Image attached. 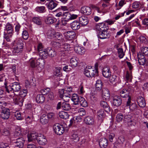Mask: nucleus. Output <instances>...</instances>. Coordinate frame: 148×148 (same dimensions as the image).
I'll use <instances>...</instances> for the list:
<instances>
[{
  "label": "nucleus",
  "mask_w": 148,
  "mask_h": 148,
  "mask_svg": "<svg viewBox=\"0 0 148 148\" xmlns=\"http://www.w3.org/2000/svg\"><path fill=\"white\" fill-rule=\"evenodd\" d=\"M137 56L138 63L140 65H143L146 64L147 60L143 55L138 53Z\"/></svg>",
  "instance_id": "ddd939ff"
},
{
  "label": "nucleus",
  "mask_w": 148,
  "mask_h": 148,
  "mask_svg": "<svg viewBox=\"0 0 148 148\" xmlns=\"http://www.w3.org/2000/svg\"><path fill=\"white\" fill-rule=\"evenodd\" d=\"M13 34H8L6 32H4V33L3 37L6 40L9 42L10 40V38H11Z\"/></svg>",
  "instance_id": "3c124183"
},
{
  "label": "nucleus",
  "mask_w": 148,
  "mask_h": 148,
  "mask_svg": "<svg viewBox=\"0 0 148 148\" xmlns=\"http://www.w3.org/2000/svg\"><path fill=\"white\" fill-rule=\"evenodd\" d=\"M102 94L103 97L105 99V100L109 99L110 97V92L108 88H102Z\"/></svg>",
  "instance_id": "412c9836"
},
{
  "label": "nucleus",
  "mask_w": 148,
  "mask_h": 148,
  "mask_svg": "<svg viewBox=\"0 0 148 148\" xmlns=\"http://www.w3.org/2000/svg\"><path fill=\"white\" fill-rule=\"evenodd\" d=\"M124 116L123 114L121 113L118 114L116 116V121L117 123L121 122L123 119Z\"/></svg>",
  "instance_id": "a18cd8bd"
},
{
  "label": "nucleus",
  "mask_w": 148,
  "mask_h": 148,
  "mask_svg": "<svg viewBox=\"0 0 148 148\" xmlns=\"http://www.w3.org/2000/svg\"><path fill=\"white\" fill-rule=\"evenodd\" d=\"M122 103V100L120 97L116 96L114 97L113 104L114 106L119 107L121 105Z\"/></svg>",
  "instance_id": "2eb2a0df"
},
{
  "label": "nucleus",
  "mask_w": 148,
  "mask_h": 148,
  "mask_svg": "<svg viewBox=\"0 0 148 148\" xmlns=\"http://www.w3.org/2000/svg\"><path fill=\"white\" fill-rule=\"evenodd\" d=\"M103 83L101 80H98L95 84L96 89L98 91L100 90L102 88Z\"/></svg>",
  "instance_id": "58836bf2"
},
{
  "label": "nucleus",
  "mask_w": 148,
  "mask_h": 148,
  "mask_svg": "<svg viewBox=\"0 0 148 148\" xmlns=\"http://www.w3.org/2000/svg\"><path fill=\"white\" fill-rule=\"evenodd\" d=\"M64 35L66 39L68 40H71L75 37V34L73 31H69L64 32Z\"/></svg>",
  "instance_id": "dca6fc26"
},
{
  "label": "nucleus",
  "mask_w": 148,
  "mask_h": 148,
  "mask_svg": "<svg viewBox=\"0 0 148 148\" xmlns=\"http://www.w3.org/2000/svg\"><path fill=\"white\" fill-rule=\"evenodd\" d=\"M38 137L37 135V134L36 132H32L30 134L27 135L28 140L29 142H31L36 139L37 140V138Z\"/></svg>",
  "instance_id": "b1692460"
},
{
  "label": "nucleus",
  "mask_w": 148,
  "mask_h": 148,
  "mask_svg": "<svg viewBox=\"0 0 148 148\" xmlns=\"http://www.w3.org/2000/svg\"><path fill=\"white\" fill-rule=\"evenodd\" d=\"M126 80L129 82L131 81L132 79V75L131 73L127 71L126 75Z\"/></svg>",
  "instance_id": "69168bd1"
},
{
  "label": "nucleus",
  "mask_w": 148,
  "mask_h": 148,
  "mask_svg": "<svg viewBox=\"0 0 148 148\" xmlns=\"http://www.w3.org/2000/svg\"><path fill=\"white\" fill-rule=\"evenodd\" d=\"M30 64L32 68H35L36 67L39 69V68L40 67V63L38 62V60L36 61L33 60L30 61Z\"/></svg>",
  "instance_id": "473e14b6"
},
{
  "label": "nucleus",
  "mask_w": 148,
  "mask_h": 148,
  "mask_svg": "<svg viewBox=\"0 0 148 148\" xmlns=\"http://www.w3.org/2000/svg\"><path fill=\"white\" fill-rule=\"evenodd\" d=\"M84 121L86 124L90 125H93L95 123L94 118L90 116H88L85 117L84 119Z\"/></svg>",
  "instance_id": "9b49d317"
},
{
  "label": "nucleus",
  "mask_w": 148,
  "mask_h": 148,
  "mask_svg": "<svg viewBox=\"0 0 148 148\" xmlns=\"http://www.w3.org/2000/svg\"><path fill=\"white\" fill-rule=\"evenodd\" d=\"M59 116L61 118L66 119L69 118V115L68 113L64 111H61L59 113Z\"/></svg>",
  "instance_id": "79ce46f5"
},
{
  "label": "nucleus",
  "mask_w": 148,
  "mask_h": 148,
  "mask_svg": "<svg viewBox=\"0 0 148 148\" xmlns=\"http://www.w3.org/2000/svg\"><path fill=\"white\" fill-rule=\"evenodd\" d=\"M5 32L8 34H13V28L12 24L8 23L5 27Z\"/></svg>",
  "instance_id": "393cba45"
},
{
  "label": "nucleus",
  "mask_w": 148,
  "mask_h": 148,
  "mask_svg": "<svg viewBox=\"0 0 148 148\" xmlns=\"http://www.w3.org/2000/svg\"><path fill=\"white\" fill-rule=\"evenodd\" d=\"M137 101L140 107L144 108L145 106L146 103L145 100L142 96H138L137 98Z\"/></svg>",
  "instance_id": "aec40b11"
},
{
  "label": "nucleus",
  "mask_w": 148,
  "mask_h": 148,
  "mask_svg": "<svg viewBox=\"0 0 148 148\" xmlns=\"http://www.w3.org/2000/svg\"><path fill=\"white\" fill-rule=\"evenodd\" d=\"M51 91L50 89L49 88H44L40 90L41 95H46L48 94Z\"/></svg>",
  "instance_id": "864d4df0"
},
{
  "label": "nucleus",
  "mask_w": 148,
  "mask_h": 148,
  "mask_svg": "<svg viewBox=\"0 0 148 148\" xmlns=\"http://www.w3.org/2000/svg\"><path fill=\"white\" fill-rule=\"evenodd\" d=\"M102 75L106 78H108L110 77L111 75L110 68L107 67L103 68L102 70Z\"/></svg>",
  "instance_id": "a211bd4d"
},
{
  "label": "nucleus",
  "mask_w": 148,
  "mask_h": 148,
  "mask_svg": "<svg viewBox=\"0 0 148 148\" xmlns=\"http://www.w3.org/2000/svg\"><path fill=\"white\" fill-rule=\"evenodd\" d=\"M54 131L55 133L59 135H62L64 132L65 128L62 125L59 124H56L53 127Z\"/></svg>",
  "instance_id": "423d86ee"
},
{
  "label": "nucleus",
  "mask_w": 148,
  "mask_h": 148,
  "mask_svg": "<svg viewBox=\"0 0 148 148\" xmlns=\"http://www.w3.org/2000/svg\"><path fill=\"white\" fill-rule=\"evenodd\" d=\"M60 108L64 110L69 111L71 109V106L69 104L66 102L61 103V102H59L57 105L56 109L58 110Z\"/></svg>",
  "instance_id": "0eeeda50"
},
{
  "label": "nucleus",
  "mask_w": 148,
  "mask_h": 148,
  "mask_svg": "<svg viewBox=\"0 0 148 148\" xmlns=\"http://www.w3.org/2000/svg\"><path fill=\"white\" fill-rule=\"evenodd\" d=\"M48 56L50 57H55L56 55V52L55 49L51 48H48L47 49Z\"/></svg>",
  "instance_id": "2f4dec72"
},
{
  "label": "nucleus",
  "mask_w": 148,
  "mask_h": 148,
  "mask_svg": "<svg viewBox=\"0 0 148 148\" xmlns=\"http://www.w3.org/2000/svg\"><path fill=\"white\" fill-rule=\"evenodd\" d=\"M133 92V87L131 85H128L120 91V94L123 98L128 97L127 100H129L131 99V95Z\"/></svg>",
  "instance_id": "f03ea898"
},
{
  "label": "nucleus",
  "mask_w": 148,
  "mask_h": 148,
  "mask_svg": "<svg viewBox=\"0 0 148 148\" xmlns=\"http://www.w3.org/2000/svg\"><path fill=\"white\" fill-rule=\"evenodd\" d=\"M14 115L17 120H21L23 119V117L21 116V113L19 112H16L15 113Z\"/></svg>",
  "instance_id": "774afa93"
},
{
  "label": "nucleus",
  "mask_w": 148,
  "mask_h": 148,
  "mask_svg": "<svg viewBox=\"0 0 148 148\" xmlns=\"http://www.w3.org/2000/svg\"><path fill=\"white\" fill-rule=\"evenodd\" d=\"M40 121L41 123L43 124H45L48 123L49 119L46 114H43L41 116Z\"/></svg>",
  "instance_id": "e433bc0d"
},
{
  "label": "nucleus",
  "mask_w": 148,
  "mask_h": 148,
  "mask_svg": "<svg viewBox=\"0 0 148 148\" xmlns=\"http://www.w3.org/2000/svg\"><path fill=\"white\" fill-rule=\"evenodd\" d=\"M110 81L111 83L113 84L117 81V77L115 75L111 76L110 78Z\"/></svg>",
  "instance_id": "e2e57ef3"
},
{
  "label": "nucleus",
  "mask_w": 148,
  "mask_h": 148,
  "mask_svg": "<svg viewBox=\"0 0 148 148\" xmlns=\"http://www.w3.org/2000/svg\"><path fill=\"white\" fill-rule=\"evenodd\" d=\"M80 99V97H79L77 94H73L71 98V100L73 102L74 105L79 104V100Z\"/></svg>",
  "instance_id": "bb28decb"
},
{
  "label": "nucleus",
  "mask_w": 148,
  "mask_h": 148,
  "mask_svg": "<svg viewBox=\"0 0 148 148\" xmlns=\"http://www.w3.org/2000/svg\"><path fill=\"white\" fill-rule=\"evenodd\" d=\"M62 47V48L64 49L66 52L69 51H71L72 49L70 47V45L67 43H65Z\"/></svg>",
  "instance_id": "6e6d98bb"
},
{
  "label": "nucleus",
  "mask_w": 148,
  "mask_h": 148,
  "mask_svg": "<svg viewBox=\"0 0 148 148\" xmlns=\"http://www.w3.org/2000/svg\"><path fill=\"white\" fill-rule=\"evenodd\" d=\"M100 105L101 107L104 108L105 111L107 112L110 111V107L106 102L101 101L100 102Z\"/></svg>",
  "instance_id": "cd10ccee"
},
{
  "label": "nucleus",
  "mask_w": 148,
  "mask_h": 148,
  "mask_svg": "<svg viewBox=\"0 0 148 148\" xmlns=\"http://www.w3.org/2000/svg\"><path fill=\"white\" fill-rule=\"evenodd\" d=\"M4 85L6 91L9 93L19 91L21 88L19 83L17 82H14L10 85H8L7 83L5 82Z\"/></svg>",
  "instance_id": "f257e3e1"
},
{
  "label": "nucleus",
  "mask_w": 148,
  "mask_h": 148,
  "mask_svg": "<svg viewBox=\"0 0 148 148\" xmlns=\"http://www.w3.org/2000/svg\"><path fill=\"white\" fill-rule=\"evenodd\" d=\"M33 82V79H32V80H30L29 82L28 80H26L25 81V86L26 88H29L31 87L32 86H35V84Z\"/></svg>",
  "instance_id": "ea45409f"
},
{
  "label": "nucleus",
  "mask_w": 148,
  "mask_h": 148,
  "mask_svg": "<svg viewBox=\"0 0 148 148\" xmlns=\"http://www.w3.org/2000/svg\"><path fill=\"white\" fill-rule=\"evenodd\" d=\"M22 135L21 134V131L20 129H17L15 130L14 136L15 138L14 139H16L18 138H23L21 136Z\"/></svg>",
  "instance_id": "72a5a7b5"
},
{
  "label": "nucleus",
  "mask_w": 148,
  "mask_h": 148,
  "mask_svg": "<svg viewBox=\"0 0 148 148\" xmlns=\"http://www.w3.org/2000/svg\"><path fill=\"white\" fill-rule=\"evenodd\" d=\"M57 19L51 17H47L45 19V22L49 25L54 23L57 21Z\"/></svg>",
  "instance_id": "f704fd0d"
},
{
  "label": "nucleus",
  "mask_w": 148,
  "mask_h": 148,
  "mask_svg": "<svg viewBox=\"0 0 148 148\" xmlns=\"http://www.w3.org/2000/svg\"><path fill=\"white\" fill-rule=\"evenodd\" d=\"M33 22L37 25H40L42 24V21L40 19L37 17H34L33 18Z\"/></svg>",
  "instance_id": "4d7b16f0"
},
{
  "label": "nucleus",
  "mask_w": 148,
  "mask_h": 148,
  "mask_svg": "<svg viewBox=\"0 0 148 148\" xmlns=\"http://www.w3.org/2000/svg\"><path fill=\"white\" fill-rule=\"evenodd\" d=\"M81 12L84 15H88L91 13V9L88 6H84L81 8Z\"/></svg>",
  "instance_id": "f3484780"
},
{
  "label": "nucleus",
  "mask_w": 148,
  "mask_h": 148,
  "mask_svg": "<svg viewBox=\"0 0 148 148\" xmlns=\"http://www.w3.org/2000/svg\"><path fill=\"white\" fill-rule=\"evenodd\" d=\"M97 117L100 123H101L105 117L106 114L103 110L101 109L98 111L97 113Z\"/></svg>",
  "instance_id": "f8f14e48"
},
{
  "label": "nucleus",
  "mask_w": 148,
  "mask_h": 148,
  "mask_svg": "<svg viewBox=\"0 0 148 148\" xmlns=\"http://www.w3.org/2000/svg\"><path fill=\"white\" fill-rule=\"evenodd\" d=\"M70 63L72 67H74L77 66L78 64L77 58L75 57L71 58L70 60Z\"/></svg>",
  "instance_id": "49530a36"
},
{
  "label": "nucleus",
  "mask_w": 148,
  "mask_h": 148,
  "mask_svg": "<svg viewBox=\"0 0 148 148\" xmlns=\"http://www.w3.org/2000/svg\"><path fill=\"white\" fill-rule=\"evenodd\" d=\"M131 100H127L126 106L127 107H129V108L131 111H135L138 109V107L136 103H132Z\"/></svg>",
  "instance_id": "9d476101"
},
{
  "label": "nucleus",
  "mask_w": 148,
  "mask_h": 148,
  "mask_svg": "<svg viewBox=\"0 0 148 148\" xmlns=\"http://www.w3.org/2000/svg\"><path fill=\"white\" fill-rule=\"evenodd\" d=\"M55 32L53 30H48L47 33V37L49 39H52L55 38Z\"/></svg>",
  "instance_id": "37998d69"
},
{
  "label": "nucleus",
  "mask_w": 148,
  "mask_h": 148,
  "mask_svg": "<svg viewBox=\"0 0 148 148\" xmlns=\"http://www.w3.org/2000/svg\"><path fill=\"white\" fill-rule=\"evenodd\" d=\"M99 144L101 148H105L108 144V140L105 138H101L99 140Z\"/></svg>",
  "instance_id": "5701e85b"
},
{
  "label": "nucleus",
  "mask_w": 148,
  "mask_h": 148,
  "mask_svg": "<svg viewBox=\"0 0 148 148\" xmlns=\"http://www.w3.org/2000/svg\"><path fill=\"white\" fill-rule=\"evenodd\" d=\"M39 55L42 58L46 59L48 56L47 50L46 51L45 49H44L42 52H40L39 53Z\"/></svg>",
  "instance_id": "de8ad7c7"
},
{
  "label": "nucleus",
  "mask_w": 148,
  "mask_h": 148,
  "mask_svg": "<svg viewBox=\"0 0 148 148\" xmlns=\"http://www.w3.org/2000/svg\"><path fill=\"white\" fill-rule=\"evenodd\" d=\"M35 10L40 13H45L46 11L45 7L44 6H37L35 8Z\"/></svg>",
  "instance_id": "a19ab883"
},
{
  "label": "nucleus",
  "mask_w": 148,
  "mask_h": 148,
  "mask_svg": "<svg viewBox=\"0 0 148 148\" xmlns=\"http://www.w3.org/2000/svg\"><path fill=\"white\" fill-rule=\"evenodd\" d=\"M80 23L77 21H74L71 23V27L74 30L79 29L80 27Z\"/></svg>",
  "instance_id": "c85d7f7f"
},
{
  "label": "nucleus",
  "mask_w": 148,
  "mask_h": 148,
  "mask_svg": "<svg viewBox=\"0 0 148 148\" xmlns=\"http://www.w3.org/2000/svg\"><path fill=\"white\" fill-rule=\"evenodd\" d=\"M71 14L68 12H63V14L62 18L65 20V21L66 22L70 20Z\"/></svg>",
  "instance_id": "c9c22d12"
},
{
  "label": "nucleus",
  "mask_w": 148,
  "mask_h": 148,
  "mask_svg": "<svg viewBox=\"0 0 148 148\" xmlns=\"http://www.w3.org/2000/svg\"><path fill=\"white\" fill-rule=\"evenodd\" d=\"M118 52L119 54L118 56L120 58H122L125 55L123 49L121 48H119L118 49Z\"/></svg>",
  "instance_id": "5fc2aeb1"
},
{
  "label": "nucleus",
  "mask_w": 148,
  "mask_h": 148,
  "mask_svg": "<svg viewBox=\"0 0 148 148\" xmlns=\"http://www.w3.org/2000/svg\"><path fill=\"white\" fill-rule=\"evenodd\" d=\"M103 31L97 32L98 37L101 39L108 38L110 36V33L107 31V30L103 29Z\"/></svg>",
  "instance_id": "6e6552de"
},
{
  "label": "nucleus",
  "mask_w": 148,
  "mask_h": 148,
  "mask_svg": "<svg viewBox=\"0 0 148 148\" xmlns=\"http://www.w3.org/2000/svg\"><path fill=\"white\" fill-rule=\"evenodd\" d=\"M57 5V4L54 2L53 0H51L48 4L47 7L49 10H52L54 9Z\"/></svg>",
  "instance_id": "4c0bfd02"
},
{
  "label": "nucleus",
  "mask_w": 148,
  "mask_h": 148,
  "mask_svg": "<svg viewBox=\"0 0 148 148\" xmlns=\"http://www.w3.org/2000/svg\"><path fill=\"white\" fill-rule=\"evenodd\" d=\"M141 53H139V54H142L144 56H148V47H142L141 49Z\"/></svg>",
  "instance_id": "8fccbe9b"
},
{
  "label": "nucleus",
  "mask_w": 148,
  "mask_h": 148,
  "mask_svg": "<svg viewBox=\"0 0 148 148\" xmlns=\"http://www.w3.org/2000/svg\"><path fill=\"white\" fill-rule=\"evenodd\" d=\"M80 104L83 107H86L88 106V103L84 98L80 97V99L79 100V104Z\"/></svg>",
  "instance_id": "09e8293b"
},
{
  "label": "nucleus",
  "mask_w": 148,
  "mask_h": 148,
  "mask_svg": "<svg viewBox=\"0 0 148 148\" xmlns=\"http://www.w3.org/2000/svg\"><path fill=\"white\" fill-rule=\"evenodd\" d=\"M27 92V89H23L21 90L19 92V95L20 96V98H23V97L26 96Z\"/></svg>",
  "instance_id": "bf43d9fd"
},
{
  "label": "nucleus",
  "mask_w": 148,
  "mask_h": 148,
  "mask_svg": "<svg viewBox=\"0 0 148 148\" xmlns=\"http://www.w3.org/2000/svg\"><path fill=\"white\" fill-rule=\"evenodd\" d=\"M55 37L59 40L62 41L63 40L62 35L59 32H55Z\"/></svg>",
  "instance_id": "13d9d810"
},
{
  "label": "nucleus",
  "mask_w": 148,
  "mask_h": 148,
  "mask_svg": "<svg viewBox=\"0 0 148 148\" xmlns=\"http://www.w3.org/2000/svg\"><path fill=\"white\" fill-rule=\"evenodd\" d=\"M78 113H79L80 116H83L85 115L86 114V112L84 108H80L79 109Z\"/></svg>",
  "instance_id": "0e129e2a"
},
{
  "label": "nucleus",
  "mask_w": 148,
  "mask_h": 148,
  "mask_svg": "<svg viewBox=\"0 0 148 148\" xmlns=\"http://www.w3.org/2000/svg\"><path fill=\"white\" fill-rule=\"evenodd\" d=\"M54 75L57 77H60L61 76V73L60 72V68L56 67L54 70L53 72Z\"/></svg>",
  "instance_id": "c03bdc74"
},
{
  "label": "nucleus",
  "mask_w": 148,
  "mask_h": 148,
  "mask_svg": "<svg viewBox=\"0 0 148 148\" xmlns=\"http://www.w3.org/2000/svg\"><path fill=\"white\" fill-rule=\"evenodd\" d=\"M14 102L15 104L21 106L23 105L24 100L23 98L17 97L13 99Z\"/></svg>",
  "instance_id": "c756f323"
},
{
  "label": "nucleus",
  "mask_w": 148,
  "mask_h": 148,
  "mask_svg": "<svg viewBox=\"0 0 148 148\" xmlns=\"http://www.w3.org/2000/svg\"><path fill=\"white\" fill-rule=\"evenodd\" d=\"M71 138L72 139L76 141H78L79 139L78 135L77 134H72L71 136Z\"/></svg>",
  "instance_id": "338daca9"
},
{
  "label": "nucleus",
  "mask_w": 148,
  "mask_h": 148,
  "mask_svg": "<svg viewBox=\"0 0 148 148\" xmlns=\"http://www.w3.org/2000/svg\"><path fill=\"white\" fill-rule=\"evenodd\" d=\"M10 115V110L9 109L4 108L1 111V116L3 119H8Z\"/></svg>",
  "instance_id": "1a4fd4ad"
},
{
  "label": "nucleus",
  "mask_w": 148,
  "mask_h": 148,
  "mask_svg": "<svg viewBox=\"0 0 148 148\" xmlns=\"http://www.w3.org/2000/svg\"><path fill=\"white\" fill-rule=\"evenodd\" d=\"M74 50L77 54L80 55H83L85 52V50L84 47L79 46L75 47Z\"/></svg>",
  "instance_id": "6ab92c4d"
},
{
  "label": "nucleus",
  "mask_w": 148,
  "mask_h": 148,
  "mask_svg": "<svg viewBox=\"0 0 148 148\" xmlns=\"http://www.w3.org/2000/svg\"><path fill=\"white\" fill-rule=\"evenodd\" d=\"M60 97L61 99H63L65 101L67 102L70 99L71 96V94L65 92L64 89H61L59 90Z\"/></svg>",
  "instance_id": "20e7f679"
},
{
  "label": "nucleus",
  "mask_w": 148,
  "mask_h": 148,
  "mask_svg": "<svg viewBox=\"0 0 148 148\" xmlns=\"http://www.w3.org/2000/svg\"><path fill=\"white\" fill-rule=\"evenodd\" d=\"M37 141L39 144L42 145H45L47 142L46 137L42 135V136H38L37 138Z\"/></svg>",
  "instance_id": "a878e982"
},
{
  "label": "nucleus",
  "mask_w": 148,
  "mask_h": 148,
  "mask_svg": "<svg viewBox=\"0 0 148 148\" xmlns=\"http://www.w3.org/2000/svg\"><path fill=\"white\" fill-rule=\"evenodd\" d=\"M124 137L123 136H120L114 143V146L116 148L119 147V146L122 145L125 142Z\"/></svg>",
  "instance_id": "4468645a"
},
{
  "label": "nucleus",
  "mask_w": 148,
  "mask_h": 148,
  "mask_svg": "<svg viewBox=\"0 0 148 148\" xmlns=\"http://www.w3.org/2000/svg\"><path fill=\"white\" fill-rule=\"evenodd\" d=\"M22 36L23 38L25 40L27 39L29 37L28 32L26 30H24L23 32Z\"/></svg>",
  "instance_id": "680f3d73"
},
{
  "label": "nucleus",
  "mask_w": 148,
  "mask_h": 148,
  "mask_svg": "<svg viewBox=\"0 0 148 148\" xmlns=\"http://www.w3.org/2000/svg\"><path fill=\"white\" fill-rule=\"evenodd\" d=\"M45 97L42 95H38L36 97V101L38 103H42L45 101Z\"/></svg>",
  "instance_id": "7c9ffc66"
},
{
  "label": "nucleus",
  "mask_w": 148,
  "mask_h": 148,
  "mask_svg": "<svg viewBox=\"0 0 148 148\" xmlns=\"http://www.w3.org/2000/svg\"><path fill=\"white\" fill-rule=\"evenodd\" d=\"M84 73L88 77H95L98 75V71L96 67L92 68V66H89L84 69Z\"/></svg>",
  "instance_id": "7ed1b4c3"
},
{
  "label": "nucleus",
  "mask_w": 148,
  "mask_h": 148,
  "mask_svg": "<svg viewBox=\"0 0 148 148\" xmlns=\"http://www.w3.org/2000/svg\"><path fill=\"white\" fill-rule=\"evenodd\" d=\"M79 23L82 26H84L87 25L88 23V18L84 16H82L79 17Z\"/></svg>",
  "instance_id": "4be33fe9"
},
{
  "label": "nucleus",
  "mask_w": 148,
  "mask_h": 148,
  "mask_svg": "<svg viewBox=\"0 0 148 148\" xmlns=\"http://www.w3.org/2000/svg\"><path fill=\"white\" fill-rule=\"evenodd\" d=\"M24 45L23 41L22 39L18 38L17 39L16 41V46L19 48H23Z\"/></svg>",
  "instance_id": "603ef678"
},
{
  "label": "nucleus",
  "mask_w": 148,
  "mask_h": 148,
  "mask_svg": "<svg viewBox=\"0 0 148 148\" xmlns=\"http://www.w3.org/2000/svg\"><path fill=\"white\" fill-rule=\"evenodd\" d=\"M13 141L14 148H23L24 146V144L25 140L23 138H18L14 139Z\"/></svg>",
  "instance_id": "39448f33"
},
{
  "label": "nucleus",
  "mask_w": 148,
  "mask_h": 148,
  "mask_svg": "<svg viewBox=\"0 0 148 148\" xmlns=\"http://www.w3.org/2000/svg\"><path fill=\"white\" fill-rule=\"evenodd\" d=\"M131 116L130 115H125L123 118V120L125 122H132V120L131 119Z\"/></svg>",
  "instance_id": "052dcab7"
}]
</instances>
